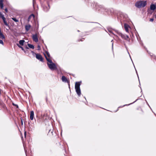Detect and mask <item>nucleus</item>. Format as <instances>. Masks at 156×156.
<instances>
[{
  "label": "nucleus",
  "instance_id": "25",
  "mask_svg": "<svg viewBox=\"0 0 156 156\" xmlns=\"http://www.w3.org/2000/svg\"><path fill=\"white\" fill-rule=\"evenodd\" d=\"M154 21V19L153 18H151L150 19V21L151 22H153Z\"/></svg>",
  "mask_w": 156,
  "mask_h": 156
},
{
  "label": "nucleus",
  "instance_id": "11",
  "mask_svg": "<svg viewBox=\"0 0 156 156\" xmlns=\"http://www.w3.org/2000/svg\"><path fill=\"white\" fill-rule=\"evenodd\" d=\"M150 9L151 10H154L156 9L155 5L154 4L151 5L150 6Z\"/></svg>",
  "mask_w": 156,
  "mask_h": 156
},
{
  "label": "nucleus",
  "instance_id": "21",
  "mask_svg": "<svg viewBox=\"0 0 156 156\" xmlns=\"http://www.w3.org/2000/svg\"><path fill=\"white\" fill-rule=\"evenodd\" d=\"M12 19L15 22H18L19 20H18L16 19L15 18H12Z\"/></svg>",
  "mask_w": 156,
  "mask_h": 156
},
{
  "label": "nucleus",
  "instance_id": "14",
  "mask_svg": "<svg viewBox=\"0 0 156 156\" xmlns=\"http://www.w3.org/2000/svg\"><path fill=\"white\" fill-rule=\"evenodd\" d=\"M32 18H33V19H34V16L33 14H32L29 16L28 19V21H30V19Z\"/></svg>",
  "mask_w": 156,
  "mask_h": 156
},
{
  "label": "nucleus",
  "instance_id": "3",
  "mask_svg": "<svg viewBox=\"0 0 156 156\" xmlns=\"http://www.w3.org/2000/svg\"><path fill=\"white\" fill-rule=\"evenodd\" d=\"M81 83V81H80L78 82H76L75 84V88L76 91L79 96H80L81 94V92L80 88V86Z\"/></svg>",
  "mask_w": 156,
  "mask_h": 156
},
{
  "label": "nucleus",
  "instance_id": "7",
  "mask_svg": "<svg viewBox=\"0 0 156 156\" xmlns=\"http://www.w3.org/2000/svg\"><path fill=\"white\" fill-rule=\"evenodd\" d=\"M34 112L33 111H31L30 112V119L31 120H33L34 119Z\"/></svg>",
  "mask_w": 156,
  "mask_h": 156
},
{
  "label": "nucleus",
  "instance_id": "2",
  "mask_svg": "<svg viewBox=\"0 0 156 156\" xmlns=\"http://www.w3.org/2000/svg\"><path fill=\"white\" fill-rule=\"evenodd\" d=\"M147 4L146 1H140L137 2L135 4V6L136 7L140 8L145 7Z\"/></svg>",
  "mask_w": 156,
  "mask_h": 156
},
{
  "label": "nucleus",
  "instance_id": "9",
  "mask_svg": "<svg viewBox=\"0 0 156 156\" xmlns=\"http://www.w3.org/2000/svg\"><path fill=\"white\" fill-rule=\"evenodd\" d=\"M31 27V26L30 24H28L26 25L25 26V28L26 31H28L30 29Z\"/></svg>",
  "mask_w": 156,
  "mask_h": 156
},
{
  "label": "nucleus",
  "instance_id": "35",
  "mask_svg": "<svg viewBox=\"0 0 156 156\" xmlns=\"http://www.w3.org/2000/svg\"><path fill=\"white\" fill-rule=\"evenodd\" d=\"M135 101H135L134 102H133V103H134V102H135Z\"/></svg>",
  "mask_w": 156,
  "mask_h": 156
},
{
  "label": "nucleus",
  "instance_id": "33",
  "mask_svg": "<svg viewBox=\"0 0 156 156\" xmlns=\"http://www.w3.org/2000/svg\"><path fill=\"white\" fill-rule=\"evenodd\" d=\"M38 48H40V47L39 46H38Z\"/></svg>",
  "mask_w": 156,
  "mask_h": 156
},
{
  "label": "nucleus",
  "instance_id": "22",
  "mask_svg": "<svg viewBox=\"0 0 156 156\" xmlns=\"http://www.w3.org/2000/svg\"><path fill=\"white\" fill-rule=\"evenodd\" d=\"M46 53L47 54V56L48 57H47V58H49L50 59V54H49V53L48 52H46Z\"/></svg>",
  "mask_w": 156,
  "mask_h": 156
},
{
  "label": "nucleus",
  "instance_id": "32",
  "mask_svg": "<svg viewBox=\"0 0 156 156\" xmlns=\"http://www.w3.org/2000/svg\"><path fill=\"white\" fill-rule=\"evenodd\" d=\"M126 105H124L123 106Z\"/></svg>",
  "mask_w": 156,
  "mask_h": 156
},
{
  "label": "nucleus",
  "instance_id": "29",
  "mask_svg": "<svg viewBox=\"0 0 156 156\" xmlns=\"http://www.w3.org/2000/svg\"><path fill=\"white\" fill-rule=\"evenodd\" d=\"M13 105H15V106H17V107L18 106V105H15V104H13Z\"/></svg>",
  "mask_w": 156,
  "mask_h": 156
},
{
  "label": "nucleus",
  "instance_id": "4",
  "mask_svg": "<svg viewBox=\"0 0 156 156\" xmlns=\"http://www.w3.org/2000/svg\"><path fill=\"white\" fill-rule=\"evenodd\" d=\"M115 32L119 35L122 38L125 40H126L127 41H128L129 42H130V39H129V38L128 36L127 35L125 34H122L121 33L119 32L117 30H115Z\"/></svg>",
  "mask_w": 156,
  "mask_h": 156
},
{
  "label": "nucleus",
  "instance_id": "17",
  "mask_svg": "<svg viewBox=\"0 0 156 156\" xmlns=\"http://www.w3.org/2000/svg\"><path fill=\"white\" fill-rule=\"evenodd\" d=\"M28 47L30 48H32L33 49L34 48V46L31 44H28Z\"/></svg>",
  "mask_w": 156,
  "mask_h": 156
},
{
  "label": "nucleus",
  "instance_id": "8",
  "mask_svg": "<svg viewBox=\"0 0 156 156\" xmlns=\"http://www.w3.org/2000/svg\"><path fill=\"white\" fill-rule=\"evenodd\" d=\"M124 27L126 31L127 32H128L129 28H130L129 25L126 24H124Z\"/></svg>",
  "mask_w": 156,
  "mask_h": 156
},
{
  "label": "nucleus",
  "instance_id": "24",
  "mask_svg": "<svg viewBox=\"0 0 156 156\" xmlns=\"http://www.w3.org/2000/svg\"><path fill=\"white\" fill-rule=\"evenodd\" d=\"M0 44L3 45L4 43H3V41L2 40H0Z\"/></svg>",
  "mask_w": 156,
  "mask_h": 156
},
{
  "label": "nucleus",
  "instance_id": "34",
  "mask_svg": "<svg viewBox=\"0 0 156 156\" xmlns=\"http://www.w3.org/2000/svg\"><path fill=\"white\" fill-rule=\"evenodd\" d=\"M113 41V40H112V41H111V42H112Z\"/></svg>",
  "mask_w": 156,
  "mask_h": 156
},
{
  "label": "nucleus",
  "instance_id": "16",
  "mask_svg": "<svg viewBox=\"0 0 156 156\" xmlns=\"http://www.w3.org/2000/svg\"><path fill=\"white\" fill-rule=\"evenodd\" d=\"M25 41L23 40H21L19 41V44L21 45H23Z\"/></svg>",
  "mask_w": 156,
  "mask_h": 156
},
{
  "label": "nucleus",
  "instance_id": "27",
  "mask_svg": "<svg viewBox=\"0 0 156 156\" xmlns=\"http://www.w3.org/2000/svg\"><path fill=\"white\" fill-rule=\"evenodd\" d=\"M21 124L22 125H23V122L22 119H21Z\"/></svg>",
  "mask_w": 156,
  "mask_h": 156
},
{
  "label": "nucleus",
  "instance_id": "13",
  "mask_svg": "<svg viewBox=\"0 0 156 156\" xmlns=\"http://www.w3.org/2000/svg\"><path fill=\"white\" fill-rule=\"evenodd\" d=\"M32 18H33V19H34V16L33 14H32L29 16L28 19V21H30V19Z\"/></svg>",
  "mask_w": 156,
  "mask_h": 156
},
{
  "label": "nucleus",
  "instance_id": "15",
  "mask_svg": "<svg viewBox=\"0 0 156 156\" xmlns=\"http://www.w3.org/2000/svg\"><path fill=\"white\" fill-rule=\"evenodd\" d=\"M3 0H0V7L2 9H3Z\"/></svg>",
  "mask_w": 156,
  "mask_h": 156
},
{
  "label": "nucleus",
  "instance_id": "23",
  "mask_svg": "<svg viewBox=\"0 0 156 156\" xmlns=\"http://www.w3.org/2000/svg\"><path fill=\"white\" fill-rule=\"evenodd\" d=\"M108 30L109 32L112 33L113 34H114L112 33V30L111 29H108Z\"/></svg>",
  "mask_w": 156,
  "mask_h": 156
},
{
  "label": "nucleus",
  "instance_id": "12",
  "mask_svg": "<svg viewBox=\"0 0 156 156\" xmlns=\"http://www.w3.org/2000/svg\"><path fill=\"white\" fill-rule=\"evenodd\" d=\"M43 8H44V10L45 11H48L49 10V9L50 7L49 5H48V7L45 6Z\"/></svg>",
  "mask_w": 156,
  "mask_h": 156
},
{
  "label": "nucleus",
  "instance_id": "30",
  "mask_svg": "<svg viewBox=\"0 0 156 156\" xmlns=\"http://www.w3.org/2000/svg\"><path fill=\"white\" fill-rule=\"evenodd\" d=\"M113 43H112V48H113Z\"/></svg>",
  "mask_w": 156,
  "mask_h": 156
},
{
  "label": "nucleus",
  "instance_id": "19",
  "mask_svg": "<svg viewBox=\"0 0 156 156\" xmlns=\"http://www.w3.org/2000/svg\"><path fill=\"white\" fill-rule=\"evenodd\" d=\"M3 22L5 24V25L6 26H8V23H7V22L5 20V18L3 19Z\"/></svg>",
  "mask_w": 156,
  "mask_h": 156
},
{
  "label": "nucleus",
  "instance_id": "36",
  "mask_svg": "<svg viewBox=\"0 0 156 156\" xmlns=\"http://www.w3.org/2000/svg\"><path fill=\"white\" fill-rule=\"evenodd\" d=\"M130 105V104H129L128 105Z\"/></svg>",
  "mask_w": 156,
  "mask_h": 156
},
{
  "label": "nucleus",
  "instance_id": "10",
  "mask_svg": "<svg viewBox=\"0 0 156 156\" xmlns=\"http://www.w3.org/2000/svg\"><path fill=\"white\" fill-rule=\"evenodd\" d=\"M62 79L63 82H67V80L66 77L64 76H62Z\"/></svg>",
  "mask_w": 156,
  "mask_h": 156
},
{
  "label": "nucleus",
  "instance_id": "20",
  "mask_svg": "<svg viewBox=\"0 0 156 156\" xmlns=\"http://www.w3.org/2000/svg\"><path fill=\"white\" fill-rule=\"evenodd\" d=\"M17 45L19 48H21L23 51H24L25 52V51H24V49L22 46H20L19 44H17Z\"/></svg>",
  "mask_w": 156,
  "mask_h": 156
},
{
  "label": "nucleus",
  "instance_id": "26",
  "mask_svg": "<svg viewBox=\"0 0 156 156\" xmlns=\"http://www.w3.org/2000/svg\"><path fill=\"white\" fill-rule=\"evenodd\" d=\"M5 12H8V9H7L6 8L5 9Z\"/></svg>",
  "mask_w": 156,
  "mask_h": 156
},
{
  "label": "nucleus",
  "instance_id": "5",
  "mask_svg": "<svg viewBox=\"0 0 156 156\" xmlns=\"http://www.w3.org/2000/svg\"><path fill=\"white\" fill-rule=\"evenodd\" d=\"M32 39L34 41L37 42L38 41L37 35L36 34H34L32 36Z\"/></svg>",
  "mask_w": 156,
  "mask_h": 156
},
{
  "label": "nucleus",
  "instance_id": "1",
  "mask_svg": "<svg viewBox=\"0 0 156 156\" xmlns=\"http://www.w3.org/2000/svg\"><path fill=\"white\" fill-rule=\"evenodd\" d=\"M44 56L47 61L50 63H47V65L49 68L52 70L56 69H57V67L55 64L52 62V60L51 59L48 58L45 55H44Z\"/></svg>",
  "mask_w": 156,
  "mask_h": 156
},
{
  "label": "nucleus",
  "instance_id": "31",
  "mask_svg": "<svg viewBox=\"0 0 156 156\" xmlns=\"http://www.w3.org/2000/svg\"><path fill=\"white\" fill-rule=\"evenodd\" d=\"M26 48H27V49H28V47H26Z\"/></svg>",
  "mask_w": 156,
  "mask_h": 156
},
{
  "label": "nucleus",
  "instance_id": "6",
  "mask_svg": "<svg viewBox=\"0 0 156 156\" xmlns=\"http://www.w3.org/2000/svg\"><path fill=\"white\" fill-rule=\"evenodd\" d=\"M36 58L37 59L39 60L40 61H43V58L41 55L40 54H36Z\"/></svg>",
  "mask_w": 156,
  "mask_h": 156
},
{
  "label": "nucleus",
  "instance_id": "18",
  "mask_svg": "<svg viewBox=\"0 0 156 156\" xmlns=\"http://www.w3.org/2000/svg\"><path fill=\"white\" fill-rule=\"evenodd\" d=\"M0 17L2 18V20L5 18L4 15H3L1 12H0Z\"/></svg>",
  "mask_w": 156,
  "mask_h": 156
},
{
  "label": "nucleus",
  "instance_id": "28",
  "mask_svg": "<svg viewBox=\"0 0 156 156\" xmlns=\"http://www.w3.org/2000/svg\"><path fill=\"white\" fill-rule=\"evenodd\" d=\"M26 132H25V133H24V135L25 136H26Z\"/></svg>",
  "mask_w": 156,
  "mask_h": 156
}]
</instances>
